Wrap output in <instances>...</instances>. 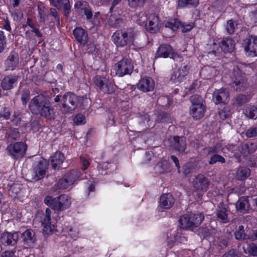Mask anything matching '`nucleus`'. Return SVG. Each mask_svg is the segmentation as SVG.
<instances>
[{
  "label": "nucleus",
  "instance_id": "nucleus-1",
  "mask_svg": "<svg viewBox=\"0 0 257 257\" xmlns=\"http://www.w3.org/2000/svg\"><path fill=\"white\" fill-rule=\"evenodd\" d=\"M31 112L35 115H40L48 119L54 118V108L49 101L42 95L33 97L29 103Z\"/></svg>",
  "mask_w": 257,
  "mask_h": 257
},
{
  "label": "nucleus",
  "instance_id": "nucleus-2",
  "mask_svg": "<svg viewBox=\"0 0 257 257\" xmlns=\"http://www.w3.org/2000/svg\"><path fill=\"white\" fill-rule=\"evenodd\" d=\"M79 103V97L74 93L68 92L61 99L60 110L63 114H71L74 112Z\"/></svg>",
  "mask_w": 257,
  "mask_h": 257
},
{
  "label": "nucleus",
  "instance_id": "nucleus-3",
  "mask_svg": "<svg viewBox=\"0 0 257 257\" xmlns=\"http://www.w3.org/2000/svg\"><path fill=\"white\" fill-rule=\"evenodd\" d=\"M247 68L248 67L246 66L240 68L238 66L233 68V82L231 84V86L237 91H242L247 87V79L244 74Z\"/></svg>",
  "mask_w": 257,
  "mask_h": 257
},
{
  "label": "nucleus",
  "instance_id": "nucleus-4",
  "mask_svg": "<svg viewBox=\"0 0 257 257\" xmlns=\"http://www.w3.org/2000/svg\"><path fill=\"white\" fill-rule=\"evenodd\" d=\"M44 202L54 210L59 211L68 208L71 204L68 197L65 194L55 198L50 196H47L44 200Z\"/></svg>",
  "mask_w": 257,
  "mask_h": 257
},
{
  "label": "nucleus",
  "instance_id": "nucleus-5",
  "mask_svg": "<svg viewBox=\"0 0 257 257\" xmlns=\"http://www.w3.org/2000/svg\"><path fill=\"white\" fill-rule=\"evenodd\" d=\"M135 35V33L132 31L126 32L119 30L113 34L112 38L117 47H124L133 43Z\"/></svg>",
  "mask_w": 257,
  "mask_h": 257
},
{
  "label": "nucleus",
  "instance_id": "nucleus-6",
  "mask_svg": "<svg viewBox=\"0 0 257 257\" xmlns=\"http://www.w3.org/2000/svg\"><path fill=\"white\" fill-rule=\"evenodd\" d=\"M27 146L23 142L12 143L8 146L6 152L9 156L15 160L23 158L26 154Z\"/></svg>",
  "mask_w": 257,
  "mask_h": 257
},
{
  "label": "nucleus",
  "instance_id": "nucleus-7",
  "mask_svg": "<svg viewBox=\"0 0 257 257\" xmlns=\"http://www.w3.org/2000/svg\"><path fill=\"white\" fill-rule=\"evenodd\" d=\"M116 75L122 77L125 75L131 74L134 70V65L131 60L123 58L114 66Z\"/></svg>",
  "mask_w": 257,
  "mask_h": 257
},
{
  "label": "nucleus",
  "instance_id": "nucleus-8",
  "mask_svg": "<svg viewBox=\"0 0 257 257\" xmlns=\"http://www.w3.org/2000/svg\"><path fill=\"white\" fill-rule=\"evenodd\" d=\"M94 83L99 89L104 93L111 94L114 92L115 86L106 78L97 75L94 78Z\"/></svg>",
  "mask_w": 257,
  "mask_h": 257
},
{
  "label": "nucleus",
  "instance_id": "nucleus-9",
  "mask_svg": "<svg viewBox=\"0 0 257 257\" xmlns=\"http://www.w3.org/2000/svg\"><path fill=\"white\" fill-rule=\"evenodd\" d=\"M35 160V164L33 168L34 179L37 181L43 178L45 174L46 162L41 157L36 158Z\"/></svg>",
  "mask_w": 257,
  "mask_h": 257
},
{
  "label": "nucleus",
  "instance_id": "nucleus-10",
  "mask_svg": "<svg viewBox=\"0 0 257 257\" xmlns=\"http://www.w3.org/2000/svg\"><path fill=\"white\" fill-rule=\"evenodd\" d=\"M51 211L49 208H46L45 214H43L41 220V225L43 227V234L49 235L52 233L54 228V225H52L51 220Z\"/></svg>",
  "mask_w": 257,
  "mask_h": 257
},
{
  "label": "nucleus",
  "instance_id": "nucleus-11",
  "mask_svg": "<svg viewBox=\"0 0 257 257\" xmlns=\"http://www.w3.org/2000/svg\"><path fill=\"white\" fill-rule=\"evenodd\" d=\"M244 50L251 56H257V37L250 36L244 40L243 44Z\"/></svg>",
  "mask_w": 257,
  "mask_h": 257
},
{
  "label": "nucleus",
  "instance_id": "nucleus-12",
  "mask_svg": "<svg viewBox=\"0 0 257 257\" xmlns=\"http://www.w3.org/2000/svg\"><path fill=\"white\" fill-rule=\"evenodd\" d=\"M21 237L23 245L26 248L33 247L37 240L35 231L31 229L25 230L22 234Z\"/></svg>",
  "mask_w": 257,
  "mask_h": 257
},
{
  "label": "nucleus",
  "instance_id": "nucleus-13",
  "mask_svg": "<svg viewBox=\"0 0 257 257\" xmlns=\"http://www.w3.org/2000/svg\"><path fill=\"white\" fill-rule=\"evenodd\" d=\"M213 99L216 104L227 103L229 100L228 90L223 88L215 90L213 92Z\"/></svg>",
  "mask_w": 257,
  "mask_h": 257
},
{
  "label": "nucleus",
  "instance_id": "nucleus-14",
  "mask_svg": "<svg viewBox=\"0 0 257 257\" xmlns=\"http://www.w3.org/2000/svg\"><path fill=\"white\" fill-rule=\"evenodd\" d=\"M20 78L19 75L11 74L6 76L1 83L3 90H9L13 89L17 83Z\"/></svg>",
  "mask_w": 257,
  "mask_h": 257
},
{
  "label": "nucleus",
  "instance_id": "nucleus-15",
  "mask_svg": "<svg viewBox=\"0 0 257 257\" xmlns=\"http://www.w3.org/2000/svg\"><path fill=\"white\" fill-rule=\"evenodd\" d=\"M19 239L17 232H4L1 234V242L5 245L14 246L16 244Z\"/></svg>",
  "mask_w": 257,
  "mask_h": 257
},
{
  "label": "nucleus",
  "instance_id": "nucleus-16",
  "mask_svg": "<svg viewBox=\"0 0 257 257\" xmlns=\"http://www.w3.org/2000/svg\"><path fill=\"white\" fill-rule=\"evenodd\" d=\"M154 87V80L148 77L142 78L137 84L138 88L144 92L153 91Z\"/></svg>",
  "mask_w": 257,
  "mask_h": 257
},
{
  "label": "nucleus",
  "instance_id": "nucleus-17",
  "mask_svg": "<svg viewBox=\"0 0 257 257\" xmlns=\"http://www.w3.org/2000/svg\"><path fill=\"white\" fill-rule=\"evenodd\" d=\"M170 147L179 152H183L186 147L185 138L175 136L170 140Z\"/></svg>",
  "mask_w": 257,
  "mask_h": 257
},
{
  "label": "nucleus",
  "instance_id": "nucleus-18",
  "mask_svg": "<svg viewBox=\"0 0 257 257\" xmlns=\"http://www.w3.org/2000/svg\"><path fill=\"white\" fill-rule=\"evenodd\" d=\"M160 27L159 18L156 15L151 16L149 18L148 23L145 24L146 31L152 34L159 32Z\"/></svg>",
  "mask_w": 257,
  "mask_h": 257
},
{
  "label": "nucleus",
  "instance_id": "nucleus-19",
  "mask_svg": "<svg viewBox=\"0 0 257 257\" xmlns=\"http://www.w3.org/2000/svg\"><path fill=\"white\" fill-rule=\"evenodd\" d=\"M193 184L196 190L206 191L209 185L208 179L202 174L198 175L194 179Z\"/></svg>",
  "mask_w": 257,
  "mask_h": 257
},
{
  "label": "nucleus",
  "instance_id": "nucleus-20",
  "mask_svg": "<svg viewBox=\"0 0 257 257\" xmlns=\"http://www.w3.org/2000/svg\"><path fill=\"white\" fill-rule=\"evenodd\" d=\"M19 62L18 54L15 52H11L5 61L6 70H14L18 66Z\"/></svg>",
  "mask_w": 257,
  "mask_h": 257
},
{
  "label": "nucleus",
  "instance_id": "nucleus-21",
  "mask_svg": "<svg viewBox=\"0 0 257 257\" xmlns=\"http://www.w3.org/2000/svg\"><path fill=\"white\" fill-rule=\"evenodd\" d=\"M229 211L223 206H218L216 210V220L221 223H226L229 221Z\"/></svg>",
  "mask_w": 257,
  "mask_h": 257
},
{
  "label": "nucleus",
  "instance_id": "nucleus-22",
  "mask_svg": "<svg viewBox=\"0 0 257 257\" xmlns=\"http://www.w3.org/2000/svg\"><path fill=\"white\" fill-rule=\"evenodd\" d=\"M173 54V50L172 47L168 44H163L158 48L156 53L155 58L163 57L166 58L171 57Z\"/></svg>",
  "mask_w": 257,
  "mask_h": 257
},
{
  "label": "nucleus",
  "instance_id": "nucleus-23",
  "mask_svg": "<svg viewBox=\"0 0 257 257\" xmlns=\"http://www.w3.org/2000/svg\"><path fill=\"white\" fill-rule=\"evenodd\" d=\"M73 35L76 40L81 45H85L88 42L87 32L84 29L77 27L73 30Z\"/></svg>",
  "mask_w": 257,
  "mask_h": 257
},
{
  "label": "nucleus",
  "instance_id": "nucleus-24",
  "mask_svg": "<svg viewBox=\"0 0 257 257\" xmlns=\"http://www.w3.org/2000/svg\"><path fill=\"white\" fill-rule=\"evenodd\" d=\"M189 69V65L187 64H183L179 68L174 72L171 77V79L176 80V82H180L182 79L187 75Z\"/></svg>",
  "mask_w": 257,
  "mask_h": 257
},
{
  "label": "nucleus",
  "instance_id": "nucleus-25",
  "mask_svg": "<svg viewBox=\"0 0 257 257\" xmlns=\"http://www.w3.org/2000/svg\"><path fill=\"white\" fill-rule=\"evenodd\" d=\"M219 47L224 52L231 53L235 48L234 41L229 37L224 38L219 43Z\"/></svg>",
  "mask_w": 257,
  "mask_h": 257
},
{
  "label": "nucleus",
  "instance_id": "nucleus-26",
  "mask_svg": "<svg viewBox=\"0 0 257 257\" xmlns=\"http://www.w3.org/2000/svg\"><path fill=\"white\" fill-rule=\"evenodd\" d=\"M257 149V145L253 143L241 144L238 147V150L243 157L248 154H253Z\"/></svg>",
  "mask_w": 257,
  "mask_h": 257
},
{
  "label": "nucleus",
  "instance_id": "nucleus-27",
  "mask_svg": "<svg viewBox=\"0 0 257 257\" xmlns=\"http://www.w3.org/2000/svg\"><path fill=\"white\" fill-rule=\"evenodd\" d=\"M175 200L170 193L164 194L160 198V205L162 208L169 209L174 204Z\"/></svg>",
  "mask_w": 257,
  "mask_h": 257
},
{
  "label": "nucleus",
  "instance_id": "nucleus-28",
  "mask_svg": "<svg viewBox=\"0 0 257 257\" xmlns=\"http://www.w3.org/2000/svg\"><path fill=\"white\" fill-rule=\"evenodd\" d=\"M64 160L65 157L63 154L59 151L56 152L50 159V162L52 168L54 169H59Z\"/></svg>",
  "mask_w": 257,
  "mask_h": 257
},
{
  "label": "nucleus",
  "instance_id": "nucleus-29",
  "mask_svg": "<svg viewBox=\"0 0 257 257\" xmlns=\"http://www.w3.org/2000/svg\"><path fill=\"white\" fill-rule=\"evenodd\" d=\"M236 209L242 213H246L249 209V204L247 198L240 197L236 203Z\"/></svg>",
  "mask_w": 257,
  "mask_h": 257
},
{
  "label": "nucleus",
  "instance_id": "nucleus-30",
  "mask_svg": "<svg viewBox=\"0 0 257 257\" xmlns=\"http://www.w3.org/2000/svg\"><path fill=\"white\" fill-rule=\"evenodd\" d=\"M180 227L184 229L194 228L190 214H185L179 220Z\"/></svg>",
  "mask_w": 257,
  "mask_h": 257
},
{
  "label": "nucleus",
  "instance_id": "nucleus-31",
  "mask_svg": "<svg viewBox=\"0 0 257 257\" xmlns=\"http://www.w3.org/2000/svg\"><path fill=\"white\" fill-rule=\"evenodd\" d=\"M205 111V106L190 107V113L196 119H199L203 117Z\"/></svg>",
  "mask_w": 257,
  "mask_h": 257
},
{
  "label": "nucleus",
  "instance_id": "nucleus-32",
  "mask_svg": "<svg viewBox=\"0 0 257 257\" xmlns=\"http://www.w3.org/2000/svg\"><path fill=\"white\" fill-rule=\"evenodd\" d=\"M64 176L69 181V183H71L72 185L80 178L81 174L78 169H72L67 173Z\"/></svg>",
  "mask_w": 257,
  "mask_h": 257
},
{
  "label": "nucleus",
  "instance_id": "nucleus-33",
  "mask_svg": "<svg viewBox=\"0 0 257 257\" xmlns=\"http://www.w3.org/2000/svg\"><path fill=\"white\" fill-rule=\"evenodd\" d=\"M190 216L194 227H196L199 225L204 218V215L198 212L194 213H191L190 214Z\"/></svg>",
  "mask_w": 257,
  "mask_h": 257
},
{
  "label": "nucleus",
  "instance_id": "nucleus-34",
  "mask_svg": "<svg viewBox=\"0 0 257 257\" xmlns=\"http://www.w3.org/2000/svg\"><path fill=\"white\" fill-rule=\"evenodd\" d=\"M235 238L237 240H244L248 238V235L245 233L244 226L239 225L234 233Z\"/></svg>",
  "mask_w": 257,
  "mask_h": 257
},
{
  "label": "nucleus",
  "instance_id": "nucleus-35",
  "mask_svg": "<svg viewBox=\"0 0 257 257\" xmlns=\"http://www.w3.org/2000/svg\"><path fill=\"white\" fill-rule=\"evenodd\" d=\"M237 28V22L232 19L228 20L225 26V30L226 33L229 35H232Z\"/></svg>",
  "mask_w": 257,
  "mask_h": 257
},
{
  "label": "nucleus",
  "instance_id": "nucleus-36",
  "mask_svg": "<svg viewBox=\"0 0 257 257\" xmlns=\"http://www.w3.org/2000/svg\"><path fill=\"white\" fill-rule=\"evenodd\" d=\"M250 175V170L245 167H239L236 171V178L238 180H243L247 178Z\"/></svg>",
  "mask_w": 257,
  "mask_h": 257
},
{
  "label": "nucleus",
  "instance_id": "nucleus-37",
  "mask_svg": "<svg viewBox=\"0 0 257 257\" xmlns=\"http://www.w3.org/2000/svg\"><path fill=\"white\" fill-rule=\"evenodd\" d=\"M190 101L191 102L190 107H197L204 106L203 104V99L199 95L194 94L190 97Z\"/></svg>",
  "mask_w": 257,
  "mask_h": 257
},
{
  "label": "nucleus",
  "instance_id": "nucleus-38",
  "mask_svg": "<svg viewBox=\"0 0 257 257\" xmlns=\"http://www.w3.org/2000/svg\"><path fill=\"white\" fill-rule=\"evenodd\" d=\"M178 4L181 8L195 7L199 4V0H178Z\"/></svg>",
  "mask_w": 257,
  "mask_h": 257
},
{
  "label": "nucleus",
  "instance_id": "nucleus-39",
  "mask_svg": "<svg viewBox=\"0 0 257 257\" xmlns=\"http://www.w3.org/2000/svg\"><path fill=\"white\" fill-rule=\"evenodd\" d=\"M22 185L20 184H14L9 189V193L11 196L15 197L21 192L22 189Z\"/></svg>",
  "mask_w": 257,
  "mask_h": 257
},
{
  "label": "nucleus",
  "instance_id": "nucleus-40",
  "mask_svg": "<svg viewBox=\"0 0 257 257\" xmlns=\"http://www.w3.org/2000/svg\"><path fill=\"white\" fill-rule=\"evenodd\" d=\"M180 26L181 22L176 19L168 21L165 24V27L171 29L173 31H176Z\"/></svg>",
  "mask_w": 257,
  "mask_h": 257
},
{
  "label": "nucleus",
  "instance_id": "nucleus-41",
  "mask_svg": "<svg viewBox=\"0 0 257 257\" xmlns=\"http://www.w3.org/2000/svg\"><path fill=\"white\" fill-rule=\"evenodd\" d=\"M246 116L251 119L257 118V108L254 106H248L245 109Z\"/></svg>",
  "mask_w": 257,
  "mask_h": 257
},
{
  "label": "nucleus",
  "instance_id": "nucleus-42",
  "mask_svg": "<svg viewBox=\"0 0 257 257\" xmlns=\"http://www.w3.org/2000/svg\"><path fill=\"white\" fill-rule=\"evenodd\" d=\"M89 6V4L87 2L79 1L75 3L74 8L78 13H82V11H85Z\"/></svg>",
  "mask_w": 257,
  "mask_h": 257
},
{
  "label": "nucleus",
  "instance_id": "nucleus-43",
  "mask_svg": "<svg viewBox=\"0 0 257 257\" xmlns=\"http://www.w3.org/2000/svg\"><path fill=\"white\" fill-rule=\"evenodd\" d=\"M21 94L22 104L26 105L30 99V92L28 88H25L22 90Z\"/></svg>",
  "mask_w": 257,
  "mask_h": 257
},
{
  "label": "nucleus",
  "instance_id": "nucleus-44",
  "mask_svg": "<svg viewBox=\"0 0 257 257\" xmlns=\"http://www.w3.org/2000/svg\"><path fill=\"white\" fill-rule=\"evenodd\" d=\"M122 22V19L119 17L111 15L109 19V25L112 27H118Z\"/></svg>",
  "mask_w": 257,
  "mask_h": 257
},
{
  "label": "nucleus",
  "instance_id": "nucleus-45",
  "mask_svg": "<svg viewBox=\"0 0 257 257\" xmlns=\"http://www.w3.org/2000/svg\"><path fill=\"white\" fill-rule=\"evenodd\" d=\"M217 162L224 163L225 162V160L222 156L215 154L211 157L208 163L210 165H213Z\"/></svg>",
  "mask_w": 257,
  "mask_h": 257
},
{
  "label": "nucleus",
  "instance_id": "nucleus-46",
  "mask_svg": "<svg viewBox=\"0 0 257 257\" xmlns=\"http://www.w3.org/2000/svg\"><path fill=\"white\" fill-rule=\"evenodd\" d=\"M170 120V115L166 112H161L157 116L156 121L158 122H169Z\"/></svg>",
  "mask_w": 257,
  "mask_h": 257
},
{
  "label": "nucleus",
  "instance_id": "nucleus-47",
  "mask_svg": "<svg viewBox=\"0 0 257 257\" xmlns=\"http://www.w3.org/2000/svg\"><path fill=\"white\" fill-rule=\"evenodd\" d=\"M69 181L64 176L63 178L61 179L58 182V188L60 189H65L68 188L72 185L71 183H69Z\"/></svg>",
  "mask_w": 257,
  "mask_h": 257
},
{
  "label": "nucleus",
  "instance_id": "nucleus-48",
  "mask_svg": "<svg viewBox=\"0 0 257 257\" xmlns=\"http://www.w3.org/2000/svg\"><path fill=\"white\" fill-rule=\"evenodd\" d=\"M244 252L252 256H257V245L251 243L248 245L246 250H244Z\"/></svg>",
  "mask_w": 257,
  "mask_h": 257
},
{
  "label": "nucleus",
  "instance_id": "nucleus-49",
  "mask_svg": "<svg viewBox=\"0 0 257 257\" xmlns=\"http://www.w3.org/2000/svg\"><path fill=\"white\" fill-rule=\"evenodd\" d=\"M11 115V111L9 108L4 106L0 110V119L3 118L4 119H9Z\"/></svg>",
  "mask_w": 257,
  "mask_h": 257
},
{
  "label": "nucleus",
  "instance_id": "nucleus-50",
  "mask_svg": "<svg viewBox=\"0 0 257 257\" xmlns=\"http://www.w3.org/2000/svg\"><path fill=\"white\" fill-rule=\"evenodd\" d=\"M235 102L239 105H242L248 101V99L246 95L244 94H239L235 98Z\"/></svg>",
  "mask_w": 257,
  "mask_h": 257
},
{
  "label": "nucleus",
  "instance_id": "nucleus-51",
  "mask_svg": "<svg viewBox=\"0 0 257 257\" xmlns=\"http://www.w3.org/2000/svg\"><path fill=\"white\" fill-rule=\"evenodd\" d=\"M215 242L216 243V245L218 246V249H221L227 246L228 241L225 238L218 237Z\"/></svg>",
  "mask_w": 257,
  "mask_h": 257
},
{
  "label": "nucleus",
  "instance_id": "nucleus-52",
  "mask_svg": "<svg viewBox=\"0 0 257 257\" xmlns=\"http://www.w3.org/2000/svg\"><path fill=\"white\" fill-rule=\"evenodd\" d=\"M145 1L146 0H128V5L132 8H136L143 6Z\"/></svg>",
  "mask_w": 257,
  "mask_h": 257
},
{
  "label": "nucleus",
  "instance_id": "nucleus-53",
  "mask_svg": "<svg viewBox=\"0 0 257 257\" xmlns=\"http://www.w3.org/2000/svg\"><path fill=\"white\" fill-rule=\"evenodd\" d=\"M50 15L53 17V19L51 22L54 23L56 22L57 26L60 25V18L58 14L55 9L51 8L50 9Z\"/></svg>",
  "mask_w": 257,
  "mask_h": 257
},
{
  "label": "nucleus",
  "instance_id": "nucleus-54",
  "mask_svg": "<svg viewBox=\"0 0 257 257\" xmlns=\"http://www.w3.org/2000/svg\"><path fill=\"white\" fill-rule=\"evenodd\" d=\"M54 7H56L58 9H61L70 7L69 0H57V5L54 4Z\"/></svg>",
  "mask_w": 257,
  "mask_h": 257
},
{
  "label": "nucleus",
  "instance_id": "nucleus-55",
  "mask_svg": "<svg viewBox=\"0 0 257 257\" xmlns=\"http://www.w3.org/2000/svg\"><path fill=\"white\" fill-rule=\"evenodd\" d=\"M198 234L201 237L205 238L210 236V230L206 227H200L198 230Z\"/></svg>",
  "mask_w": 257,
  "mask_h": 257
},
{
  "label": "nucleus",
  "instance_id": "nucleus-56",
  "mask_svg": "<svg viewBox=\"0 0 257 257\" xmlns=\"http://www.w3.org/2000/svg\"><path fill=\"white\" fill-rule=\"evenodd\" d=\"M174 237L175 241L179 243L185 244L187 240V237L184 234L179 232H177Z\"/></svg>",
  "mask_w": 257,
  "mask_h": 257
},
{
  "label": "nucleus",
  "instance_id": "nucleus-57",
  "mask_svg": "<svg viewBox=\"0 0 257 257\" xmlns=\"http://www.w3.org/2000/svg\"><path fill=\"white\" fill-rule=\"evenodd\" d=\"M73 122L76 125L83 124L85 123V117L82 114H78L73 118Z\"/></svg>",
  "mask_w": 257,
  "mask_h": 257
},
{
  "label": "nucleus",
  "instance_id": "nucleus-58",
  "mask_svg": "<svg viewBox=\"0 0 257 257\" xmlns=\"http://www.w3.org/2000/svg\"><path fill=\"white\" fill-rule=\"evenodd\" d=\"M245 135L248 138L255 137L257 136V127H250L246 130Z\"/></svg>",
  "mask_w": 257,
  "mask_h": 257
},
{
  "label": "nucleus",
  "instance_id": "nucleus-59",
  "mask_svg": "<svg viewBox=\"0 0 257 257\" xmlns=\"http://www.w3.org/2000/svg\"><path fill=\"white\" fill-rule=\"evenodd\" d=\"M194 25L193 23H184L182 24L181 23V26L180 27L182 29V31L183 33H185L187 32H188L190 31L193 27Z\"/></svg>",
  "mask_w": 257,
  "mask_h": 257
},
{
  "label": "nucleus",
  "instance_id": "nucleus-60",
  "mask_svg": "<svg viewBox=\"0 0 257 257\" xmlns=\"http://www.w3.org/2000/svg\"><path fill=\"white\" fill-rule=\"evenodd\" d=\"M222 257H238V255L237 253L236 250L232 249L223 254Z\"/></svg>",
  "mask_w": 257,
  "mask_h": 257
},
{
  "label": "nucleus",
  "instance_id": "nucleus-61",
  "mask_svg": "<svg viewBox=\"0 0 257 257\" xmlns=\"http://www.w3.org/2000/svg\"><path fill=\"white\" fill-rule=\"evenodd\" d=\"M5 36L4 32L0 31V52L4 49V44H5Z\"/></svg>",
  "mask_w": 257,
  "mask_h": 257
},
{
  "label": "nucleus",
  "instance_id": "nucleus-62",
  "mask_svg": "<svg viewBox=\"0 0 257 257\" xmlns=\"http://www.w3.org/2000/svg\"><path fill=\"white\" fill-rule=\"evenodd\" d=\"M80 160L82 165V170H85L89 166L90 163L88 160L84 157H80Z\"/></svg>",
  "mask_w": 257,
  "mask_h": 257
},
{
  "label": "nucleus",
  "instance_id": "nucleus-63",
  "mask_svg": "<svg viewBox=\"0 0 257 257\" xmlns=\"http://www.w3.org/2000/svg\"><path fill=\"white\" fill-rule=\"evenodd\" d=\"M219 147L218 145H216L214 147H209L207 148L208 154L211 153L216 154L218 152Z\"/></svg>",
  "mask_w": 257,
  "mask_h": 257
},
{
  "label": "nucleus",
  "instance_id": "nucleus-64",
  "mask_svg": "<svg viewBox=\"0 0 257 257\" xmlns=\"http://www.w3.org/2000/svg\"><path fill=\"white\" fill-rule=\"evenodd\" d=\"M83 12L87 19H90L92 18L93 14L89 6Z\"/></svg>",
  "mask_w": 257,
  "mask_h": 257
}]
</instances>
